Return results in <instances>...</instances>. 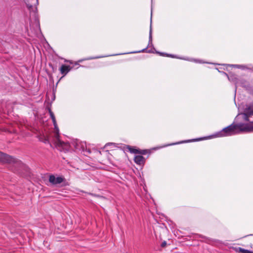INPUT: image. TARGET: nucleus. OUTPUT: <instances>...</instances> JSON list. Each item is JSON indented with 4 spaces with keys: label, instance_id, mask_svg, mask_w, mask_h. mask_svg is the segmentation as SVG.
<instances>
[{
    "label": "nucleus",
    "instance_id": "10",
    "mask_svg": "<svg viewBox=\"0 0 253 253\" xmlns=\"http://www.w3.org/2000/svg\"><path fill=\"white\" fill-rule=\"evenodd\" d=\"M148 153V151L147 150H138V154H140L141 155H145Z\"/></svg>",
    "mask_w": 253,
    "mask_h": 253
},
{
    "label": "nucleus",
    "instance_id": "7",
    "mask_svg": "<svg viewBox=\"0 0 253 253\" xmlns=\"http://www.w3.org/2000/svg\"><path fill=\"white\" fill-rule=\"evenodd\" d=\"M134 161L137 164L141 165L144 164L145 158L141 155H137L135 156Z\"/></svg>",
    "mask_w": 253,
    "mask_h": 253
},
{
    "label": "nucleus",
    "instance_id": "9",
    "mask_svg": "<svg viewBox=\"0 0 253 253\" xmlns=\"http://www.w3.org/2000/svg\"><path fill=\"white\" fill-rule=\"evenodd\" d=\"M129 151L131 153H134V154H138V150H137V149L129 147Z\"/></svg>",
    "mask_w": 253,
    "mask_h": 253
},
{
    "label": "nucleus",
    "instance_id": "13",
    "mask_svg": "<svg viewBox=\"0 0 253 253\" xmlns=\"http://www.w3.org/2000/svg\"><path fill=\"white\" fill-rule=\"evenodd\" d=\"M52 120L54 126L56 127L57 126V124H56L55 118H54V120Z\"/></svg>",
    "mask_w": 253,
    "mask_h": 253
},
{
    "label": "nucleus",
    "instance_id": "1",
    "mask_svg": "<svg viewBox=\"0 0 253 253\" xmlns=\"http://www.w3.org/2000/svg\"><path fill=\"white\" fill-rule=\"evenodd\" d=\"M237 129H239L242 131H250L253 130V126H250L248 124H232L223 128L218 133L217 136L218 137H223L231 135L235 133V131Z\"/></svg>",
    "mask_w": 253,
    "mask_h": 253
},
{
    "label": "nucleus",
    "instance_id": "4",
    "mask_svg": "<svg viewBox=\"0 0 253 253\" xmlns=\"http://www.w3.org/2000/svg\"><path fill=\"white\" fill-rule=\"evenodd\" d=\"M0 162L7 163H16L17 164H20V162H17L14 158L1 152H0Z\"/></svg>",
    "mask_w": 253,
    "mask_h": 253
},
{
    "label": "nucleus",
    "instance_id": "6",
    "mask_svg": "<svg viewBox=\"0 0 253 253\" xmlns=\"http://www.w3.org/2000/svg\"><path fill=\"white\" fill-rule=\"evenodd\" d=\"M72 69V67L69 65H62L59 69V71L63 77H64Z\"/></svg>",
    "mask_w": 253,
    "mask_h": 253
},
{
    "label": "nucleus",
    "instance_id": "2",
    "mask_svg": "<svg viewBox=\"0 0 253 253\" xmlns=\"http://www.w3.org/2000/svg\"><path fill=\"white\" fill-rule=\"evenodd\" d=\"M49 182L54 185H56L61 183H63L62 186H66L68 185L66 179L63 176L56 177L53 174L50 175L49 176Z\"/></svg>",
    "mask_w": 253,
    "mask_h": 253
},
{
    "label": "nucleus",
    "instance_id": "11",
    "mask_svg": "<svg viewBox=\"0 0 253 253\" xmlns=\"http://www.w3.org/2000/svg\"><path fill=\"white\" fill-rule=\"evenodd\" d=\"M49 113L51 119L54 120V118H55L54 115L53 113L50 109L49 110Z\"/></svg>",
    "mask_w": 253,
    "mask_h": 253
},
{
    "label": "nucleus",
    "instance_id": "8",
    "mask_svg": "<svg viewBox=\"0 0 253 253\" xmlns=\"http://www.w3.org/2000/svg\"><path fill=\"white\" fill-rule=\"evenodd\" d=\"M237 251L240 253H253V252L252 251L245 250V249L241 248H239L237 249Z\"/></svg>",
    "mask_w": 253,
    "mask_h": 253
},
{
    "label": "nucleus",
    "instance_id": "5",
    "mask_svg": "<svg viewBox=\"0 0 253 253\" xmlns=\"http://www.w3.org/2000/svg\"><path fill=\"white\" fill-rule=\"evenodd\" d=\"M54 137L53 141L57 146L65 147L66 148H68L69 144L68 143H65L60 140L58 130H57L54 132Z\"/></svg>",
    "mask_w": 253,
    "mask_h": 253
},
{
    "label": "nucleus",
    "instance_id": "3",
    "mask_svg": "<svg viewBox=\"0 0 253 253\" xmlns=\"http://www.w3.org/2000/svg\"><path fill=\"white\" fill-rule=\"evenodd\" d=\"M242 115L245 121L253 124V105L247 106Z\"/></svg>",
    "mask_w": 253,
    "mask_h": 253
},
{
    "label": "nucleus",
    "instance_id": "12",
    "mask_svg": "<svg viewBox=\"0 0 253 253\" xmlns=\"http://www.w3.org/2000/svg\"><path fill=\"white\" fill-rule=\"evenodd\" d=\"M166 245H167V242H166V241H164V242L162 243V244H161V247H162V248H164V247H165L166 246Z\"/></svg>",
    "mask_w": 253,
    "mask_h": 253
},
{
    "label": "nucleus",
    "instance_id": "14",
    "mask_svg": "<svg viewBox=\"0 0 253 253\" xmlns=\"http://www.w3.org/2000/svg\"><path fill=\"white\" fill-rule=\"evenodd\" d=\"M43 142L44 143H49V139L48 138H45Z\"/></svg>",
    "mask_w": 253,
    "mask_h": 253
}]
</instances>
